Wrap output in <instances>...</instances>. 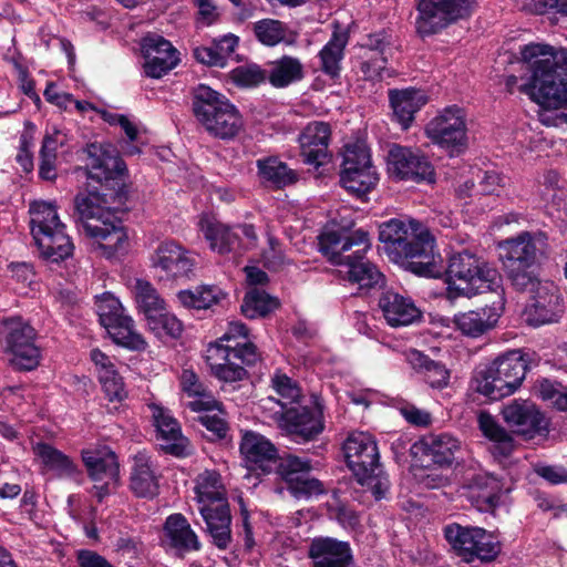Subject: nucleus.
<instances>
[{
    "mask_svg": "<svg viewBox=\"0 0 567 567\" xmlns=\"http://www.w3.org/2000/svg\"><path fill=\"white\" fill-rule=\"evenodd\" d=\"M522 61L530 75L518 85L516 75H508L506 89L527 95L542 109L559 110L567 106V51L555 50L545 43H528L520 48Z\"/></svg>",
    "mask_w": 567,
    "mask_h": 567,
    "instance_id": "obj_1",
    "label": "nucleus"
},
{
    "mask_svg": "<svg viewBox=\"0 0 567 567\" xmlns=\"http://www.w3.org/2000/svg\"><path fill=\"white\" fill-rule=\"evenodd\" d=\"M379 239L389 259L406 270L430 278L443 275V259L434 249V237L421 223L392 218L379 226Z\"/></svg>",
    "mask_w": 567,
    "mask_h": 567,
    "instance_id": "obj_2",
    "label": "nucleus"
},
{
    "mask_svg": "<svg viewBox=\"0 0 567 567\" xmlns=\"http://www.w3.org/2000/svg\"><path fill=\"white\" fill-rule=\"evenodd\" d=\"M107 194L91 192L75 198L78 227L93 251L113 258L128 249V235L115 209L109 206Z\"/></svg>",
    "mask_w": 567,
    "mask_h": 567,
    "instance_id": "obj_3",
    "label": "nucleus"
},
{
    "mask_svg": "<svg viewBox=\"0 0 567 567\" xmlns=\"http://www.w3.org/2000/svg\"><path fill=\"white\" fill-rule=\"evenodd\" d=\"M319 246L331 264L346 267L349 281L360 288H372L383 282V275L365 259V254L371 248L367 231L358 229L343 234L326 230L319 237Z\"/></svg>",
    "mask_w": 567,
    "mask_h": 567,
    "instance_id": "obj_4",
    "label": "nucleus"
},
{
    "mask_svg": "<svg viewBox=\"0 0 567 567\" xmlns=\"http://www.w3.org/2000/svg\"><path fill=\"white\" fill-rule=\"evenodd\" d=\"M445 274L450 299L472 297L502 288V277L497 269L468 250L453 254Z\"/></svg>",
    "mask_w": 567,
    "mask_h": 567,
    "instance_id": "obj_5",
    "label": "nucleus"
},
{
    "mask_svg": "<svg viewBox=\"0 0 567 567\" xmlns=\"http://www.w3.org/2000/svg\"><path fill=\"white\" fill-rule=\"evenodd\" d=\"M30 231L41 256L59 262L72 256L74 245L66 234L58 207L52 202L35 200L30 204Z\"/></svg>",
    "mask_w": 567,
    "mask_h": 567,
    "instance_id": "obj_6",
    "label": "nucleus"
},
{
    "mask_svg": "<svg viewBox=\"0 0 567 567\" xmlns=\"http://www.w3.org/2000/svg\"><path fill=\"white\" fill-rule=\"evenodd\" d=\"M347 464L358 482L371 491L375 499H382L390 482L379 463V450L370 433L354 432L343 443Z\"/></svg>",
    "mask_w": 567,
    "mask_h": 567,
    "instance_id": "obj_7",
    "label": "nucleus"
},
{
    "mask_svg": "<svg viewBox=\"0 0 567 567\" xmlns=\"http://www.w3.org/2000/svg\"><path fill=\"white\" fill-rule=\"evenodd\" d=\"M198 122L215 137L231 140L244 127V121L234 104L223 94L205 84L198 85L193 101Z\"/></svg>",
    "mask_w": 567,
    "mask_h": 567,
    "instance_id": "obj_8",
    "label": "nucleus"
},
{
    "mask_svg": "<svg viewBox=\"0 0 567 567\" xmlns=\"http://www.w3.org/2000/svg\"><path fill=\"white\" fill-rule=\"evenodd\" d=\"M259 359L256 347L248 341L235 346L216 340L205 350L210 373L218 380L236 382L245 379L244 365H252Z\"/></svg>",
    "mask_w": 567,
    "mask_h": 567,
    "instance_id": "obj_9",
    "label": "nucleus"
},
{
    "mask_svg": "<svg viewBox=\"0 0 567 567\" xmlns=\"http://www.w3.org/2000/svg\"><path fill=\"white\" fill-rule=\"evenodd\" d=\"M444 536L453 550L466 563L480 560L489 563L501 553L497 537L481 527L450 524L444 527Z\"/></svg>",
    "mask_w": 567,
    "mask_h": 567,
    "instance_id": "obj_10",
    "label": "nucleus"
},
{
    "mask_svg": "<svg viewBox=\"0 0 567 567\" xmlns=\"http://www.w3.org/2000/svg\"><path fill=\"white\" fill-rule=\"evenodd\" d=\"M197 226L209 248L219 255L250 249L258 240L254 225L225 224L212 214H202Z\"/></svg>",
    "mask_w": 567,
    "mask_h": 567,
    "instance_id": "obj_11",
    "label": "nucleus"
},
{
    "mask_svg": "<svg viewBox=\"0 0 567 567\" xmlns=\"http://www.w3.org/2000/svg\"><path fill=\"white\" fill-rule=\"evenodd\" d=\"M476 4V0H419L416 32L422 37L436 34L451 24L470 18Z\"/></svg>",
    "mask_w": 567,
    "mask_h": 567,
    "instance_id": "obj_12",
    "label": "nucleus"
},
{
    "mask_svg": "<svg viewBox=\"0 0 567 567\" xmlns=\"http://www.w3.org/2000/svg\"><path fill=\"white\" fill-rule=\"evenodd\" d=\"M505 271L513 286L518 290L534 287L536 275L537 248L529 233H522L501 244Z\"/></svg>",
    "mask_w": 567,
    "mask_h": 567,
    "instance_id": "obj_13",
    "label": "nucleus"
},
{
    "mask_svg": "<svg viewBox=\"0 0 567 567\" xmlns=\"http://www.w3.org/2000/svg\"><path fill=\"white\" fill-rule=\"evenodd\" d=\"M425 135L451 155L460 154L467 145L464 110L456 105L444 107L426 124Z\"/></svg>",
    "mask_w": 567,
    "mask_h": 567,
    "instance_id": "obj_14",
    "label": "nucleus"
},
{
    "mask_svg": "<svg viewBox=\"0 0 567 567\" xmlns=\"http://www.w3.org/2000/svg\"><path fill=\"white\" fill-rule=\"evenodd\" d=\"M6 350L12 354L11 362L20 370H33L40 363V349L35 346L37 331L20 318L6 321L2 331Z\"/></svg>",
    "mask_w": 567,
    "mask_h": 567,
    "instance_id": "obj_15",
    "label": "nucleus"
},
{
    "mask_svg": "<svg viewBox=\"0 0 567 567\" xmlns=\"http://www.w3.org/2000/svg\"><path fill=\"white\" fill-rule=\"evenodd\" d=\"M82 461L94 482L93 494L99 502L110 494L118 481V462L115 453L105 445H95L82 451Z\"/></svg>",
    "mask_w": 567,
    "mask_h": 567,
    "instance_id": "obj_16",
    "label": "nucleus"
},
{
    "mask_svg": "<svg viewBox=\"0 0 567 567\" xmlns=\"http://www.w3.org/2000/svg\"><path fill=\"white\" fill-rule=\"evenodd\" d=\"M150 265L167 279L188 278L195 268L194 252L173 239L161 241L150 256Z\"/></svg>",
    "mask_w": 567,
    "mask_h": 567,
    "instance_id": "obj_17",
    "label": "nucleus"
},
{
    "mask_svg": "<svg viewBox=\"0 0 567 567\" xmlns=\"http://www.w3.org/2000/svg\"><path fill=\"white\" fill-rule=\"evenodd\" d=\"M388 172L400 181L434 182V169L419 150L394 144L388 152Z\"/></svg>",
    "mask_w": 567,
    "mask_h": 567,
    "instance_id": "obj_18",
    "label": "nucleus"
},
{
    "mask_svg": "<svg viewBox=\"0 0 567 567\" xmlns=\"http://www.w3.org/2000/svg\"><path fill=\"white\" fill-rule=\"evenodd\" d=\"M532 290L530 302L525 308V317L528 324L539 327L557 322L564 312V301L558 288L549 281L535 280Z\"/></svg>",
    "mask_w": 567,
    "mask_h": 567,
    "instance_id": "obj_19",
    "label": "nucleus"
},
{
    "mask_svg": "<svg viewBox=\"0 0 567 567\" xmlns=\"http://www.w3.org/2000/svg\"><path fill=\"white\" fill-rule=\"evenodd\" d=\"M148 409L161 449L175 456L188 455L189 442L183 435L181 425L171 411L157 403L148 404Z\"/></svg>",
    "mask_w": 567,
    "mask_h": 567,
    "instance_id": "obj_20",
    "label": "nucleus"
},
{
    "mask_svg": "<svg viewBox=\"0 0 567 567\" xmlns=\"http://www.w3.org/2000/svg\"><path fill=\"white\" fill-rule=\"evenodd\" d=\"M141 50L144 58V73L148 78L161 79L179 62L178 51L162 35L144 37Z\"/></svg>",
    "mask_w": 567,
    "mask_h": 567,
    "instance_id": "obj_21",
    "label": "nucleus"
},
{
    "mask_svg": "<svg viewBox=\"0 0 567 567\" xmlns=\"http://www.w3.org/2000/svg\"><path fill=\"white\" fill-rule=\"evenodd\" d=\"M378 310L386 324L392 328L408 327L422 318V312L414 300L394 289H385L380 293Z\"/></svg>",
    "mask_w": 567,
    "mask_h": 567,
    "instance_id": "obj_22",
    "label": "nucleus"
},
{
    "mask_svg": "<svg viewBox=\"0 0 567 567\" xmlns=\"http://www.w3.org/2000/svg\"><path fill=\"white\" fill-rule=\"evenodd\" d=\"M281 430L295 441H309L323 430L322 412L307 406H290L278 416Z\"/></svg>",
    "mask_w": 567,
    "mask_h": 567,
    "instance_id": "obj_23",
    "label": "nucleus"
},
{
    "mask_svg": "<svg viewBox=\"0 0 567 567\" xmlns=\"http://www.w3.org/2000/svg\"><path fill=\"white\" fill-rule=\"evenodd\" d=\"M331 137L330 125L313 121L308 123L298 136L300 155L307 165L316 168L330 161L329 143Z\"/></svg>",
    "mask_w": 567,
    "mask_h": 567,
    "instance_id": "obj_24",
    "label": "nucleus"
},
{
    "mask_svg": "<svg viewBox=\"0 0 567 567\" xmlns=\"http://www.w3.org/2000/svg\"><path fill=\"white\" fill-rule=\"evenodd\" d=\"M461 450L462 442L449 433L424 435L411 447L414 456L425 457L441 467L452 465Z\"/></svg>",
    "mask_w": 567,
    "mask_h": 567,
    "instance_id": "obj_25",
    "label": "nucleus"
},
{
    "mask_svg": "<svg viewBox=\"0 0 567 567\" xmlns=\"http://www.w3.org/2000/svg\"><path fill=\"white\" fill-rule=\"evenodd\" d=\"M505 422L526 439L547 430V422L536 405L528 400H514L502 411Z\"/></svg>",
    "mask_w": 567,
    "mask_h": 567,
    "instance_id": "obj_26",
    "label": "nucleus"
},
{
    "mask_svg": "<svg viewBox=\"0 0 567 567\" xmlns=\"http://www.w3.org/2000/svg\"><path fill=\"white\" fill-rule=\"evenodd\" d=\"M308 557L313 567H353V555L348 542L319 536L311 539Z\"/></svg>",
    "mask_w": 567,
    "mask_h": 567,
    "instance_id": "obj_27",
    "label": "nucleus"
},
{
    "mask_svg": "<svg viewBox=\"0 0 567 567\" xmlns=\"http://www.w3.org/2000/svg\"><path fill=\"white\" fill-rule=\"evenodd\" d=\"M505 309V299L503 295L489 306L460 312L454 316L456 328L465 336L477 338L493 329L498 322Z\"/></svg>",
    "mask_w": 567,
    "mask_h": 567,
    "instance_id": "obj_28",
    "label": "nucleus"
},
{
    "mask_svg": "<svg viewBox=\"0 0 567 567\" xmlns=\"http://www.w3.org/2000/svg\"><path fill=\"white\" fill-rule=\"evenodd\" d=\"M239 451L247 467L268 473L277 463L278 450L266 436L246 431L243 433Z\"/></svg>",
    "mask_w": 567,
    "mask_h": 567,
    "instance_id": "obj_29",
    "label": "nucleus"
},
{
    "mask_svg": "<svg viewBox=\"0 0 567 567\" xmlns=\"http://www.w3.org/2000/svg\"><path fill=\"white\" fill-rule=\"evenodd\" d=\"M89 176L100 183L121 179L126 173V165L111 145L89 147Z\"/></svg>",
    "mask_w": 567,
    "mask_h": 567,
    "instance_id": "obj_30",
    "label": "nucleus"
},
{
    "mask_svg": "<svg viewBox=\"0 0 567 567\" xmlns=\"http://www.w3.org/2000/svg\"><path fill=\"white\" fill-rule=\"evenodd\" d=\"M488 367L499 379L498 383L505 396H509L525 379L527 360L520 350H513L497 357Z\"/></svg>",
    "mask_w": 567,
    "mask_h": 567,
    "instance_id": "obj_31",
    "label": "nucleus"
},
{
    "mask_svg": "<svg viewBox=\"0 0 567 567\" xmlns=\"http://www.w3.org/2000/svg\"><path fill=\"white\" fill-rule=\"evenodd\" d=\"M464 489L468 501L480 512H489L499 505L503 484L491 474L478 473L468 480Z\"/></svg>",
    "mask_w": 567,
    "mask_h": 567,
    "instance_id": "obj_32",
    "label": "nucleus"
},
{
    "mask_svg": "<svg viewBox=\"0 0 567 567\" xmlns=\"http://www.w3.org/2000/svg\"><path fill=\"white\" fill-rule=\"evenodd\" d=\"M162 543L178 553L198 551L202 547L199 538L187 518L179 513L166 517L163 525Z\"/></svg>",
    "mask_w": 567,
    "mask_h": 567,
    "instance_id": "obj_33",
    "label": "nucleus"
},
{
    "mask_svg": "<svg viewBox=\"0 0 567 567\" xmlns=\"http://www.w3.org/2000/svg\"><path fill=\"white\" fill-rule=\"evenodd\" d=\"M90 358L95 367L102 390L109 401L121 402L125 400L127 398V391L114 360L100 349H93L90 353Z\"/></svg>",
    "mask_w": 567,
    "mask_h": 567,
    "instance_id": "obj_34",
    "label": "nucleus"
},
{
    "mask_svg": "<svg viewBox=\"0 0 567 567\" xmlns=\"http://www.w3.org/2000/svg\"><path fill=\"white\" fill-rule=\"evenodd\" d=\"M199 513L214 545L219 549H226L231 542V516L228 503L199 506Z\"/></svg>",
    "mask_w": 567,
    "mask_h": 567,
    "instance_id": "obj_35",
    "label": "nucleus"
},
{
    "mask_svg": "<svg viewBox=\"0 0 567 567\" xmlns=\"http://www.w3.org/2000/svg\"><path fill=\"white\" fill-rule=\"evenodd\" d=\"M389 100L393 111V117L403 130H408L412 125L415 114L427 102L422 91L411 87L390 90Z\"/></svg>",
    "mask_w": 567,
    "mask_h": 567,
    "instance_id": "obj_36",
    "label": "nucleus"
},
{
    "mask_svg": "<svg viewBox=\"0 0 567 567\" xmlns=\"http://www.w3.org/2000/svg\"><path fill=\"white\" fill-rule=\"evenodd\" d=\"M409 364L422 377V380L432 389L442 390L450 383V370L441 363L430 359L421 351L411 349L405 353Z\"/></svg>",
    "mask_w": 567,
    "mask_h": 567,
    "instance_id": "obj_37",
    "label": "nucleus"
},
{
    "mask_svg": "<svg viewBox=\"0 0 567 567\" xmlns=\"http://www.w3.org/2000/svg\"><path fill=\"white\" fill-rule=\"evenodd\" d=\"M257 175L264 184L281 189L296 184L298 173L278 156H266L256 161Z\"/></svg>",
    "mask_w": 567,
    "mask_h": 567,
    "instance_id": "obj_38",
    "label": "nucleus"
},
{
    "mask_svg": "<svg viewBox=\"0 0 567 567\" xmlns=\"http://www.w3.org/2000/svg\"><path fill=\"white\" fill-rule=\"evenodd\" d=\"M182 392L192 399L187 406L194 412L213 411L218 405L208 388L200 381L199 377L189 369H184L179 375Z\"/></svg>",
    "mask_w": 567,
    "mask_h": 567,
    "instance_id": "obj_39",
    "label": "nucleus"
},
{
    "mask_svg": "<svg viewBox=\"0 0 567 567\" xmlns=\"http://www.w3.org/2000/svg\"><path fill=\"white\" fill-rule=\"evenodd\" d=\"M131 489L140 497H152L157 493L158 478L151 457L146 453H137L131 472Z\"/></svg>",
    "mask_w": 567,
    "mask_h": 567,
    "instance_id": "obj_40",
    "label": "nucleus"
},
{
    "mask_svg": "<svg viewBox=\"0 0 567 567\" xmlns=\"http://www.w3.org/2000/svg\"><path fill=\"white\" fill-rule=\"evenodd\" d=\"M478 427L491 441L489 451L496 457H507L515 447L513 436L487 412L478 414Z\"/></svg>",
    "mask_w": 567,
    "mask_h": 567,
    "instance_id": "obj_41",
    "label": "nucleus"
},
{
    "mask_svg": "<svg viewBox=\"0 0 567 567\" xmlns=\"http://www.w3.org/2000/svg\"><path fill=\"white\" fill-rule=\"evenodd\" d=\"M34 454L40 458L44 470L59 478H72L78 474L74 461L48 443H38L33 447Z\"/></svg>",
    "mask_w": 567,
    "mask_h": 567,
    "instance_id": "obj_42",
    "label": "nucleus"
},
{
    "mask_svg": "<svg viewBox=\"0 0 567 567\" xmlns=\"http://www.w3.org/2000/svg\"><path fill=\"white\" fill-rule=\"evenodd\" d=\"M269 388L278 398L269 396L266 402H275L279 405L280 410L276 414H280L289 409L290 405L299 403L302 398L301 388L298 382L280 369H276L270 375Z\"/></svg>",
    "mask_w": 567,
    "mask_h": 567,
    "instance_id": "obj_43",
    "label": "nucleus"
},
{
    "mask_svg": "<svg viewBox=\"0 0 567 567\" xmlns=\"http://www.w3.org/2000/svg\"><path fill=\"white\" fill-rule=\"evenodd\" d=\"M128 288L134 297L138 311L143 313L145 320L156 315L158 311L165 310V300L150 281L134 278L128 282Z\"/></svg>",
    "mask_w": 567,
    "mask_h": 567,
    "instance_id": "obj_44",
    "label": "nucleus"
},
{
    "mask_svg": "<svg viewBox=\"0 0 567 567\" xmlns=\"http://www.w3.org/2000/svg\"><path fill=\"white\" fill-rule=\"evenodd\" d=\"M347 43L348 35L346 33L333 32L330 40L318 53L321 71L331 79L340 76Z\"/></svg>",
    "mask_w": 567,
    "mask_h": 567,
    "instance_id": "obj_45",
    "label": "nucleus"
},
{
    "mask_svg": "<svg viewBox=\"0 0 567 567\" xmlns=\"http://www.w3.org/2000/svg\"><path fill=\"white\" fill-rule=\"evenodd\" d=\"M238 42L239 38L229 33L220 39L214 40L210 47H199L194 49V56L203 64L224 68L228 58L238 47Z\"/></svg>",
    "mask_w": 567,
    "mask_h": 567,
    "instance_id": "obj_46",
    "label": "nucleus"
},
{
    "mask_svg": "<svg viewBox=\"0 0 567 567\" xmlns=\"http://www.w3.org/2000/svg\"><path fill=\"white\" fill-rule=\"evenodd\" d=\"M194 492L199 506L227 502L221 477L216 471L206 470L195 480Z\"/></svg>",
    "mask_w": 567,
    "mask_h": 567,
    "instance_id": "obj_47",
    "label": "nucleus"
},
{
    "mask_svg": "<svg viewBox=\"0 0 567 567\" xmlns=\"http://www.w3.org/2000/svg\"><path fill=\"white\" fill-rule=\"evenodd\" d=\"M104 328L116 344L130 350L142 351L147 346L143 336L136 331L133 319L127 315Z\"/></svg>",
    "mask_w": 567,
    "mask_h": 567,
    "instance_id": "obj_48",
    "label": "nucleus"
},
{
    "mask_svg": "<svg viewBox=\"0 0 567 567\" xmlns=\"http://www.w3.org/2000/svg\"><path fill=\"white\" fill-rule=\"evenodd\" d=\"M340 185L358 198H363L379 182V174L374 168H362L339 173Z\"/></svg>",
    "mask_w": 567,
    "mask_h": 567,
    "instance_id": "obj_49",
    "label": "nucleus"
},
{
    "mask_svg": "<svg viewBox=\"0 0 567 567\" xmlns=\"http://www.w3.org/2000/svg\"><path fill=\"white\" fill-rule=\"evenodd\" d=\"M302 76L303 66L300 60L285 55L271 63L268 79L275 87H285L292 82L301 80Z\"/></svg>",
    "mask_w": 567,
    "mask_h": 567,
    "instance_id": "obj_50",
    "label": "nucleus"
},
{
    "mask_svg": "<svg viewBox=\"0 0 567 567\" xmlns=\"http://www.w3.org/2000/svg\"><path fill=\"white\" fill-rule=\"evenodd\" d=\"M224 297L221 289L214 285H203L195 290H183L177 295L183 306L194 309H208L219 303Z\"/></svg>",
    "mask_w": 567,
    "mask_h": 567,
    "instance_id": "obj_51",
    "label": "nucleus"
},
{
    "mask_svg": "<svg viewBox=\"0 0 567 567\" xmlns=\"http://www.w3.org/2000/svg\"><path fill=\"white\" fill-rule=\"evenodd\" d=\"M278 307L279 301L277 298L258 288H251L245 295L241 312L245 317L255 319L267 316Z\"/></svg>",
    "mask_w": 567,
    "mask_h": 567,
    "instance_id": "obj_52",
    "label": "nucleus"
},
{
    "mask_svg": "<svg viewBox=\"0 0 567 567\" xmlns=\"http://www.w3.org/2000/svg\"><path fill=\"white\" fill-rule=\"evenodd\" d=\"M498 381L499 379L493 373L488 364H481L473 372L471 386L475 392L487 399L497 401L506 398Z\"/></svg>",
    "mask_w": 567,
    "mask_h": 567,
    "instance_id": "obj_53",
    "label": "nucleus"
},
{
    "mask_svg": "<svg viewBox=\"0 0 567 567\" xmlns=\"http://www.w3.org/2000/svg\"><path fill=\"white\" fill-rule=\"evenodd\" d=\"M148 330L159 340L177 339L183 332V324L177 317L166 309L146 319Z\"/></svg>",
    "mask_w": 567,
    "mask_h": 567,
    "instance_id": "obj_54",
    "label": "nucleus"
},
{
    "mask_svg": "<svg viewBox=\"0 0 567 567\" xmlns=\"http://www.w3.org/2000/svg\"><path fill=\"white\" fill-rule=\"evenodd\" d=\"M362 168H374L369 147L360 141L347 143L343 147L340 172Z\"/></svg>",
    "mask_w": 567,
    "mask_h": 567,
    "instance_id": "obj_55",
    "label": "nucleus"
},
{
    "mask_svg": "<svg viewBox=\"0 0 567 567\" xmlns=\"http://www.w3.org/2000/svg\"><path fill=\"white\" fill-rule=\"evenodd\" d=\"M255 35L259 42L267 47H275L285 41L287 27L284 22L275 19H262L254 25Z\"/></svg>",
    "mask_w": 567,
    "mask_h": 567,
    "instance_id": "obj_56",
    "label": "nucleus"
},
{
    "mask_svg": "<svg viewBox=\"0 0 567 567\" xmlns=\"http://www.w3.org/2000/svg\"><path fill=\"white\" fill-rule=\"evenodd\" d=\"M535 393L544 401H549L560 411L567 412V386L548 379L538 380L534 385Z\"/></svg>",
    "mask_w": 567,
    "mask_h": 567,
    "instance_id": "obj_57",
    "label": "nucleus"
},
{
    "mask_svg": "<svg viewBox=\"0 0 567 567\" xmlns=\"http://www.w3.org/2000/svg\"><path fill=\"white\" fill-rule=\"evenodd\" d=\"M311 470L312 465L308 460L295 455L286 456L278 465V472L287 485L309 474Z\"/></svg>",
    "mask_w": 567,
    "mask_h": 567,
    "instance_id": "obj_58",
    "label": "nucleus"
},
{
    "mask_svg": "<svg viewBox=\"0 0 567 567\" xmlns=\"http://www.w3.org/2000/svg\"><path fill=\"white\" fill-rule=\"evenodd\" d=\"M96 308L103 327L110 326L114 320H118V318L126 315L120 300L109 292L97 299Z\"/></svg>",
    "mask_w": 567,
    "mask_h": 567,
    "instance_id": "obj_59",
    "label": "nucleus"
},
{
    "mask_svg": "<svg viewBox=\"0 0 567 567\" xmlns=\"http://www.w3.org/2000/svg\"><path fill=\"white\" fill-rule=\"evenodd\" d=\"M288 491L296 498L309 499L322 495L324 493V487L319 480L310 477L309 474H307L290 483L288 485Z\"/></svg>",
    "mask_w": 567,
    "mask_h": 567,
    "instance_id": "obj_60",
    "label": "nucleus"
},
{
    "mask_svg": "<svg viewBox=\"0 0 567 567\" xmlns=\"http://www.w3.org/2000/svg\"><path fill=\"white\" fill-rule=\"evenodd\" d=\"M198 416L199 423L210 433L212 439H224L228 432V425L219 404L213 411Z\"/></svg>",
    "mask_w": 567,
    "mask_h": 567,
    "instance_id": "obj_61",
    "label": "nucleus"
},
{
    "mask_svg": "<svg viewBox=\"0 0 567 567\" xmlns=\"http://www.w3.org/2000/svg\"><path fill=\"white\" fill-rule=\"evenodd\" d=\"M386 59L381 55H364L360 70L365 80L377 82L390 76L391 72L386 68Z\"/></svg>",
    "mask_w": 567,
    "mask_h": 567,
    "instance_id": "obj_62",
    "label": "nucleus"
},
{
    "mask_svg": "<svg viewBox=\"0 0 567 567\" xmlns=\"http://www.w3.org/2000/svg\"><path fill=\"white\" fill-rule=\"evenodd\" d=\"M230 79L238 86L251 87L264 82L266 76L258 65H241L230 72Z\"/></svg>",
    "mask_w": 567,
    "mask_h": 567,
    "instance_id": "obj_63",
    "label": "nucleus"
},
{
    "mask_svg": "<svg viewBox=\"0 0 567 567\" xmlns=\"http://www.w3.org/2000/svg\"><path fill=\"white\" fill-rule=\"evenodd\" d=\"M524 8L535 14L554 13L567 17V0H525Z\"/></svg>",
    "mask_w": 567,
    "mask_h": 567,
    "instance_id": "obj_64",
    "label": "nucleus"
}]
</instances>
